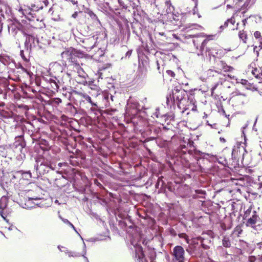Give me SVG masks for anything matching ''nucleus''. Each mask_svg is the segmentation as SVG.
Listing matches in <instances>:
<instances>
[{
  "instance_id": "f257e3e1",
  "label": "nucleus",
  "mask_w": 262,
  "mask_h": 262,
  "mask_svg": "<svg viewBox=\"0 0 262 262\" xmlns=\"http://www.w3.org/2000/svg\"><path fill=\"white\" fill-rule=\"evenodd\" d=\"M187 93L183 89H178L175 88L172 91V93L166 97V103L168 106L171 107L172 105L177 103L178 107L182 105L183 102L186 101Z\"/></svg>"
},
{
  "instance_id": "f03ea898",
  "label": "nucleus",
  "mask_w": 262,
  "mask_h": 262,
  "mask_svg": "<svg viewBox=\"0 0 262 262\" xmlns=\"http://www.w3.org/2000/svg\"><path fill=\"white\" fill-rule=\"evenodd\" d=\"M233 68L231 67L227 66L226 63L223 62V61H220L216 64V67H215V70L217 72V74L219 75V79L220 81L215 83L211 88V93L213 94L214 93V90L218 86L219 84H222V82L223 80H226V75L222 74V71H224V72L231 71L232 70Z\"/></svg>"
},
{
  "instance_id": "7ed1b4c3",
  "label": "nucleus",
  "mask_w": 262,
  "mask_h": 262,
  "mask_svg": "<svg viewBox=\"0 0 262 262\" xmlns=\"http://www.w3.org/2000/svg\"><path fill=\"white\" fill-rule=\"evenodd\" d=\"M187 37L194 38L193 39V43L197 49L198 48L199 46L201 45L200 52L198 53V55L199 56L200 55H203L202 51L204 47L208 41V39L207 38H204V36L201 35H188Z\"/></svg>"
},
{
  "instance_id": "20e7f679",
  "label": "nucleus",
  "mask_w": 262,
  "mask_h": 262,
  "mask_svg": "<svg viewBox=\"0 0 262 262\" xmlns=\"http://www.w3.org/2000/svg\"><path fill=\"white\" fill-rule=\"evenodd\" d=\"M173 256V262H184L185 251L184 248L181 246H177L174 247L171 252Z\"/></svg>"
},
{
  "instance_id": "39448f33",
  "label": "nucleus",
  "mask_w": 262,
  "mask_h": 262,
  "mask_svg": "<svg viewBox=\"0 0 262 262\" xmlns=\"http://www.w3.org/2000/svg\"><path fill=\"white\" fill-rule=\"evenodd\" d=\"M73 69L74 71L76 72L77 73L78 76L76 77V79L77 82L83 84L86 83V77H88V75L80 65L78 63H76L74 65Z\"/></svg>"
},
{
  "instance_id": "423d86ee",
  "label": "nucleus",
  "mask_w": 262,
  "mask_h": 262,
  "mask_svg": "<svg viewBox=\"0 0 262 262\" xmlns=\"http://www.w3.org/2000/svg\"><path fill=\"white\" fill-rule=\"evenodd\" d=\"M131 244L134 246L135 250L136 257L139 262H148L145 258L141 246L138 243H136L134 239L131 240Z\"/></svg>"
},
{
  "instance_id": "0eeeda50",
  "label": "nucleus",
  "mask_w": 262,
  "mask_h": 262,
  "mask_svg": "<svg viewBox=\"0 0 262 262\" xmlns=\"http://www.w3.org/2000/svg\"><path fill=\"white\" fill-rule=\"evenodd\" d=\"M98 38L95 36H91L88 38H84L82 40L83 45L82 46L86 51H90L95 47Z\"/></svg>"
},
{
  "instance_id": "6e6552de",
  "label": "nucleus",
  "mask_w": 262,
  "mask_h": 262,
  "mask_svg": "<svg viewBox=\"0 0 262 262\" xmlns=\"http://www.w3.org/2000/svg\"><path fill=\"white\" fill-rule=\"evenodd\" d=\"M179 108L183 110V112L188 110H191L192 111H195L196 110V105L195 104V101L192 98H186V101L185 102L182 103L181 106H179Z\"/></svg>"
},
{
  "instance_id": "1a4fd4ad",
  "label": "nucleus",
  "mask_w": 262,
  "mask_h": 262,
  "mask_svg": "<svg viewBox=\"0 0 262 262\" xmlns=\"http://www.w3.org/2000/svg\"><path fill=\"white\" fill-rule=\"evenodd\" d=\"M48 4V0H35L34 3L31 4V9L35 11H38L42 9L44 6H47Z\"/></svg>"
},
{
  "instance_id": "9d476101",
  "label": "nucleus",
  "mask_w": 262,
  "mask_h": 262,
  "mask_svg": "<svg viewBox=\"0 0 262 262\" xmlns=\"http://www.w3.org/2000/svg\"><path fill=\"white\" fill-rule=\"evenodd\" d=\"M64 252L68 253L69 257H79L82 256L85 258L86 262H89L88 258L85 256L86 254V246L84 243H83V251L81 254L76 252L68 251V250L64 251Z\"/></svg>"
},
{
  "instance_id": "9b49d317",
  "label": "nucleus",
  "mask_w": 262,
  "mask_h": 262,
  "mask_svg": "<svg viewBox=\"0 0 262 262\" xmlns=\"http://www.w3.org/2000/svg\"><path fill=\"white\" fill-rule=\"evenodd\" d=\"M219 75L215 70L209 69L204 73V75L201 76L200 78L202 81H206L207 79L210 77H214Z\"/></svg>"
},
{
  "instance_id": "f8f14e48",
  "label": "nucleus",
  "mask_w": 262,
  "mask_h": 262,
  "mask_svg": "<svg viewBox=\"0 0 262 262\" xmlns=\"http://www.w3.org/2000/svg\"><path fill=\"white\" fill-rule=\"evenodd\" d=\"M258 219V216L256 214V212L253 210L252 216L248 218L246 225L248 226H253L256 223Z\"/></svg>"
},
{
  "instance_id": "ddd939ff",
  "label": "nucleus",
  "mask_w": 262,
  "mask_h": 262,
  "mask_svg": "<svg viewBox=\"0 0 262 262\" xmlns=\"http://www.w3.org/2000/svg\"><path fill=\"white\" fill-rule=\"evenodd\" d=\"M40 162V160L36 161L37 165L35 166V168L36 171H38L39 172H40V171L42 169V167L43 166H46L47 167H50V168L53 169L52 166L50 164H49L47 161H45L43 160V161L41 162L39 164Z\"/></svg>"
},
{
  "instance_id": "4468645a",
  "label": "nucleus",
  "mask_w": 262,
  "mask_h": 262,
  "mask_svg": "<svg viewBox=\"0 0 262 262\" xmlns=\"http://www.w3.org/2000/svg\"><path fill=\"white\" fill-rule=\"evenodd\" d=\"M73 51L74 48H70L65 50L61 54V56L62 59L68 60L69 59L70 57H71V54H72V52Z\"/></svg>"
},
{
  "instance_id": "2eb2a0df",
  "label": "nucleus",
  "mask_w": 262,
  "mask_h": 262,
  "mask_svg": "<svg viewBox=\"0 0 262 262\" xmlns=\"http://www.w3.org/2000/svg\"><path fill=\"white\" fill-rule=\"evenodd\" d=\"M51 69L56 74L61 73L62 72V67L58 62H55L51 66Z\"/></svg>"
},
{
  "instance_id": "dca6fc26",
  "label": "nucleus",
  "mask_w": 262,
  "mask_h": 262,
  "mask_svg": "<svg viewBox=\"0 0 262 262\" xmlns=\"http://www.w3.org/2000/svg\"><path fill=\"white\" fill-rule=\"evenodd\" d=\"M192 243L189 245L188 249H187V251L191 254H196L197 249L196 247L194 246V245L198 244V243L195 242V239H193Z\"/></svg>"
},
{
  "instance_id": "f3484780",
  "label": "nucleus",
  "mask_w": 262,
  "mask_h": 262,
  "mask_svg": "<svg viewBox=\"0 0 262 262\" xmlns=\"http://www.w3.org/2000/svg\"><path fill=\"white\" fill-rule=\"evenodd\" d=\"M252 73L257 79L262 80V69L261 68H255L252 70Z\"/></svg>"
},
{
  "instance_id": "a211bd4d",
  "label": "nucleus",
  "mask_w": 262,
  "mask_h": 262,
  "mask_svg": "<svg viewBox=\"0 0 262 262\" xmlns=\"http://www.w3.org/2000/svg\"><path fill=\"white\" fill-rule=\"evenodd\" d=\"M8 198L6 196H3L0 200V210H4L7 206Z\"/></svg>"
},
{
  "instance_id": "6ab92c4d",
  "label": "nucleus",
  "mask_w": 262,
  "mask_h": 262,
  "mask_svg": "<svg viewBox=\"0 0 262 262\" xmlns=\"http://www.w3.org/2000/svg\"><path fill=\"white\" fill-rule=\"evenodd\" d=\"M79 95L82 98L89 102L92 106H97V104L92 101L91 97L88 94L85 93H80Z\"/></svg>"
},
{
  "instance_id": "aec40b11",
  "label": "nucleus",
  "mask_w": 262,
  "mask_h": 262,
  "mask_svg": "<svg viewBox=\"0 0 262 262\" xmlns=\"http://www.w3.org/2000/svg\"><path fill=\"white\" fill-rule=\"evenodd\" d=\"M76 54H77L76 51L75 49H74V51L72 52V54H72L71 57H70L69 59L68 60V61L69 62L74 63V64H75L76 63H77V57L76 56Z\"/></svg>"
},
{
  "instance_id": "412c9836",
  "label": "nucleus",
  "mask_w": 262,
  "mask_h": 262,
  "mask_svg": "<svg viewBox=\"0 0 262 262\" xmlns=\"http://www.w3.org/2000/svg\"><path fill=\"white\" fill-rule=\"evenodd\" d=\"M13 146L15 148H18L21 151L25 146V143L21 141H16L14 143Z\"/></svg>"
},
{
  "instance_id": "4be33fe9",
  "label": "nucleus",
  "mask_w": 262,
  "mask_h": 262,
  "mask_svg": "<svg viewBox=\"0 0 262 262\" xmlns=\"http://www.w3.org/2000/svg\"><path fill=\"white\" fill-rule=\"evenodd\" d=\"M222 244L226 248H229L231 246V242L228 237L224 236L222 240Z\"/></svg>"
},
{
  "instance_id": "5701e85b",
  "label": "nucleus",
  "mask_w": 262,
  "mask_h": 262,
  "mask_svg": "<svg viewBox=\"0 0 262 262\" xmlns=\"http://www.w3.org/2000/svg\"><path fill=\"white\" fill-rule=\"evenodd\" d=\"M238 36L244 43H246L247 35L246 32L244 31H240L238 33Z\"/></svg>"
},
{
  "instance_id": "b1692460",
  "label": "nucleus",
  "mask_w": 262,
  "mask_h": 262,
  "mask_svg": "<svg viewBox=\"0 0 262 262\" xmlns=\"http://www.w3.org/2000/svg\"><path fill=\"white\" fill-rule=\"evenodd\" d=\"M38 200H39V199L38 198H28V199L26 203L25 204V205L28 206V208L33 207V206H31V205H32V204L33 203V200L37 201Z\"/></svg>"
},
{
  "instance_id": "393cba45",
  "label": "nucleus",
  "mask_w": 262,
  "mask_h": 262,
  "mask_svg": "<svg viewBox=\"0 0 262 262\" xmlns=\"http://www.w3.org/2000/svg\"><path fill=\"white\" fill-rule=\"evenodd\" d=\"M33 38L32 36L30 35H28L26 36L25 45L26 48L28 49L29 48H31V45H30V42L31 39H32Z\"/></svg>"
},
{
  "instance_id": "a878e982",
  "label": "nucleus",
  "mask_w": 262,
  "mask_h": 262,
  "mask_svg": "<svg viewBox=\"0 0 262 262\" xmlns=\"http://www.w3.org/2000/svg\"><path fill=\"white\" fill-rule=\"evenodd\" d=\"M255 0H246L243 6L245 8L250 7L255 3Z\"/></svg>"
},
{
  "instance_id": "bb28decb",
  "label": "nucleus",
  "mask_w": 262,
  "mask_h": 262,
  "mask_svg": "<svg viewBox=\"0 0 262 262\" xmlns=\"http://www.w3.org/2000/svg\"><path fill=\"white\" fill-rule=\"evenodd\" d=\"M253 210H252V208H249L248 209H247L245 212V214H244V219H246V218H248L249 217H250V215L252 214V211Z\"/></svg>"
},
{
  "instance_id": "cd10ccee",
  "label": "nucleus",
  "mask_w": 262,
  "mask_h": 262,
  "mask_svg": "<svg viewBox=\"0 0 262 262\" xmlns=\"http://www.w3.org/2000/svg\"><path fill=\"white\" fill-rule=\"evenodd\" d=\"M62 220L64 223H66V224H68V225H69L78 233L74 226L70 222H69L67 219H62Z\"/></svg>"
},
{
  "instance_id": "c85d7f7f",
  "label": "nucleus",
  "mask_w": 262,
  "mask_h": 262,
  "mask_svg": "<svg viewBox=\"0 0 262 262\" xmlns=\"http://www.w3.org/2000/svg\"><path fill=\"white\" fill-rule=\"evenodd\" d=\"M254 37L257 39H260V43H261L262 38H261V34L259 31H256L254 33Z\"/></svg>"
},
{
  "instance_id": "c756f323",
  "label": "nucleus",
  "mask_w": 262,
  "mask_h": 262,
  "mask_svg": "<svg viewBox=\"0 0 262 262\" xmlns=\"http://www.w3.org/2000/svg\"><path fill=\"white\" fill-rule=\"evenodd\" d=\"M179 236L181 238H183L185 239L187 244L189 243V241L188 238V236L186 234L181 233V234H179Z\"/></svg>"
},
{
  "instance_id": "7c9ffc66",
  "label": "nucleus",
  "mask_w": 262,
  "mask_h": 262,
  "mask_svg": "<svg viewBox=\"0 0 262 262\" xmlns=\"http://www.w3.org/2000/svg\"><path fill=\"white\" fill-rule=\"evenodd\" d=\"M262 49V43L258 46H255L254 47V52H256L257 54H258V51Z\"/></svg>"
},
{
  "instance_id": "2f4dec72",
  "label": "nucleus",
  "mask_w": 262,
  "mask_h": 262,
  "mask_svg": "<svg viewBox=\"0 0 262 262\" xmlns=\"http://www.w3.org/2000/svg\"><path fill=\"white\" fill-rule=\"evenodd\" d=\"M51 85L52 88L54 90H57L59 88L57 83L55 81H54L53 83L51 84Z\"/></svg>"
},
{
  "instance_id": "473e14b6",
  "label": "nucleus",
  "mask_w": 262,
  "mask_h": 262,
  "mask_svg": "<svg viewBox=\"0 0 262 262\" xmlns=\"http://www.w3.org/2000/svg\"><path fill=\"white\" fill-rule=\"evenodd\" d=\"M104 99L105 100H108L109 98H110V99H111L112 101H114V100H113L114 97L112 95H110L108 94H104Z\"/></svg>"
},
{
  "instance_id": "72a5a7b5",
  "label": "nucleus",
  "mask_w": 262,
  "mask_h": 262,
  "mask_svg": "<svg viewBox=\"0 0 262 262\" xmlns=\"http://www.w3.org/2000/svg\"><path fill=\"white\" fill-rule=\"evenodd\" d=\"M139 70H142V69L140 68H139ZM146 73H147V71H146V70H142V74H141V77L142 78H145L146 76Z\"/></svg>"
},
{
  "instance_id": "f704fd0d",
  "label": "nucleus",
  "mask_w": 262,
  "mask_h": 262,
  "mask_svg": "<svg viewBox=\"0 0 262 262\" xmlns=\"http://www.w3.org/2000/svg\"><path fill=\"white\" fill-rule=\"evenodd\" d=\"M166 73L168 75L171 76L172 77H173L175 75L174 73L171 70H167Z\"/></svg>"
},
{
  "instance_id": "c9c22d12",
  "label": "nucleus",
  "mask_w": 262,
  "mask_h": 262,
  "mask_svg": "<svg viewBox=\"0 0 262 262\" xmlns=\"http://www.w3.org/2000/svg\"><path fill=\"white\" fill-rule=\"evenodd\" d=\"M228 21H229V23H230L231 24H233H233L235 23V19H234V17H231V18H230V19H228Z\"/></svg>"
},
{
  "instance_id": "e433bc0d",
  "label": "nucleus",
  "mask_w": 262,
  "mask_h": 262,
  "mask_svg": "<svg viewBox=\"0 0 262 262\" xmlns=\"http://www.w3.org/2000/svg\"><path fill=\"white\" fill-rule=\"evenodd\" d=\"M207 52H208V55L210 56L211 55L213 56H215V54L213 52L211 51L210 49L207 50Z\"/></svg>"
},
{
  "instance_id": "4c0bfd02",
  "label": "nucleus",
  "mask_w": 262,
  "mask_h": 262,
  "mask_svg": "<svg viewBox=\"0 0 262 262\" xmlns=\"http://www.w3.org/2000/svg\"><path fill=\"white\" fill-rule=\"evenodd\" d=\"M229 21H228V19L225 22L224 26H221L220 28L222 29L223 28H225L227 27Z\"/></svg>"
},
{
  "instance_id": "58836bf2",
  "label": "nucleus",
  "mask_w": 262,
  "mask_h": 262,
  "mask_svg": "<svg viewBox=\"0 0 262 262\" xmlns=\"http://www.w3.org/2000/svg\"><path fill=\"white\" fill-rule=\"evenodd\" d=\"M198 239H201V242H202L201 245H202V246L203 248L204 249H207V246H205L204 244H203L202 243V242H203V240H202V238L200 237H198Z\"/></svg>"
},
{
  "instance_id": "ea45409f",
  "label": "nucleus",
  "mask_w": 262,
  "mask_h": 262,
  "mask_svg": "<svg viewBox=\"0 0 262 262\" xmlns=\"http://www.w3.org/2000/svg\"><path fill=\"white\" fill-rule=\"evenodd\" d=\"M3 210H0V214L1 215V216L3 217V218L7 222H8V220L6 219V218L4 216V215H3Z\"/></svg>"
},
{
  "instance_id": "a19ab883",
  "label": "nucleus",
  "mask_w": 262,
  "mask_h": 262,
  "mask_svg": "<svg viewBox=\"0 0 262 262\" xmlns=\"http://www.w3.org/2000/svg\"><path fill=\"white\" fill-rule=\"evenodd\" d=\"M195 192L199 194H205V191L202 190H196Z\"/></svg>"
},
{
  "instance_id": "79ce46f5",
  "label": "nucleus",
  "mask_w": 262,
  "mask_h": 262,
  "mask_svg": "<svg viewBox=\"0 0 262 262\" xmlns=\"http://www.w3.org/2000/svg\"><path fill=\"white\" fill-rule=\"evenodd\" d=\"M249 259L250 262H254L255 260V258L254 256H250Z\"/></svg>"
},
{
  "instance_id": "37998d69",
  "label": "nucleus",
  "mask_w": 262,
  "mask_h": 262,
  "mask_svg": "<svg viewBox=\"0 0 262 262\" xmlns=\"http://www.w3.org/2000/svg\"><path fill=\"white\" fill-rule=\"evenodd\" d=\"M90 15L91 16V17L93 18H97V16L95 14H94L93 12H90Z\"/></svg>"
},
{
  "instance_id": "c03bdc74",
  "label": "nucleus",
  "mask_w": 262,
  "mask_h": 262,
  "mask_svg": "<svg viewBox=\"0 0 262 262\" xmlns=\"http://www.w3.org/2000/svg\"><path fill=\"white\" fill-rule=\"evenodd\" d=\"M132 50H129V51H127L126 53V57H127V56L129 57L132 54Z\"/></svg>"
},
{
  "instance_id": "a18cd8bd",
  "label": "nucleus",
  "mask_w": 262,
  "mask_h": 262,
  "mask_svg": "<svg viewBox=\"0 0 262 262\" xmlns=\"http://www.w3.org/2000/svg\"><path fill=\"white\" fill-rule=\"evenodd\" d=\"M78 16V12H75L72 15V17L76 18Z\"/></svg>"
},
{
  "instance_id": "49530a36",
  "label": "nucleus",
  "mask_w": 262,
  "mask_h": 262,
  "mask_svg": "<svg viewBox=\"0 0 262 262\" xmlns=\"http://www.w3.org/2000/svg\"><path fill=\"white\" fill-rule=\"evenodd\" d=\"M157 69L159 71V73H161V71L160 70V66H159L158 61H157Z\"/></svg>"
},
{
  "instance_id": "de8ad7c7",
  "label": "nucleus",
  "mask_w": 262,
  "mask_h": 262,
  "mask_svg": "<svg viewBox=\"0 0 262 262\" xmlns=\"http://www.w3.org/2000/svg\"><path fill=\"white\" fill-rule=\"evenodd\" d=\"M247 18H245L242 20L243 24L244 26L246 25V24L247 23Z\"/></svg>"
},
{
  "instance_id": "09e8293b",
  "label": "nucleus",
  "mask_w": 262,
  "mask_h": 262,
  "mask_svg": "<svg viewBox=\"0 0 262 262\" xmlns=\"http://www.w3.org/2000/svg\"><path fill=\"white\" fill-rule=\"evenodd\" d=\"M129 103H127V107H126V111H127V112L128 113H129Z\"/></svg>"
},
{
  "instance_id": "8fccbe9b",
  "label": "nucleus",
  "mask_w": 262,
  "mask_h": 262,
  "mask_svg": "<svg viewBox=\"0 0 262 262\" xmlns=\"http://www.w3.org/2000/svg\"><path fill=\"white\" fill-rule=\"evenodd\" d=\"M49 81H50V84H52V83H53L54 81H55V80L54 79H51H51L49 80Z\"/></svg>"
},
{
  "instance_id": "3c124183",
  "label": "nucleus",
  "mask_w": 262,
  "mask_h": 262,
  "mask_svg": "<svg viewBox=\"0 0 262 262\" xmlns=\"http://www.w3.org/2000/svg\"><path fill=\"white\" fill-rule=\"evenodd\" d=\"M54 203H55V204H58V205L60 204V203H59V201H58V200H56L54 201Z\"/></svg>"
},
{
  "instance_id": "603ef678",
  "label": "nucleus",
  "mask_w": 262,
  "mask_h": 262,
  "mask_svg": "<svg viewBox=\"0 0 262 262\" xmlns=\"http://www.w3.org/2000/svg\"><path fill=\"white\" fill-rule=\"evenodd\" d=\"M156 111H159V110H156ZM155 115L156 116V117H157V118H158V117H159V114H158V112H156V114H155Z\"/></svg>"
},
{
  "instance_id": "864d4df0",
  "label": "nucleus",
  "mask_w": 262,
  "mask_h": 262,
  "mask_svg": "<svg viewBox=\"0 0 262 262\" xmlns=\"http://www.w3.org/2000/svg\"><path fill=\"white\" fill-rule=\"evenodd\" d=\"M258 245L259 246L260 248H262V243H258Z\"/></svg>"
},
{
  "instance_id": "5fc2aeb1",
  "label": "nucleus",
  "mask_w": 262,
  "mask_h": 262,
  "mask_svg": "<svg viewBox=\"0 0 262 262\" xmlns=\"http://www.w3.org/2000/svg\"><path fill=\"white\" fill-rule=\"evenodd\" d=\"M235 1H236V4H235L236 5L237 3H241V1H240L239 0H235Z\"/></svg>"
},
{
  "instance_id": "6e6d98bb",
  "label": "nucleus",
  "mask_w": 262,
  "mask_h": 262,
  "mask_svg": "<svg viewBox=\"0 0 262 262\" xmlns=\"http://www.w3.org/2000/svg\"><path fill=\"white\" fill-rule=\"evenodd\" d=\"M28 14L31 15L32 17H33V13L31 12H30L28 13Z\"/></svg>"
},
{
  "instance_id": "4d7b16f0",
  "label": "nucleus",
  "mask_w": 262,
  "mask_h": 262,
  "mask_svg": "<svg viewBox=\"0 0 262 262\" xmlns=\"http://www.w3.org/2000/svg\"><path fill=\"white\" fill-rule=\"evenodd\" d=\"M58 249H59V250H60V251H61V247H60V246H58Z\"/></svg>"
},
{
  "instance_id": "13d9d810",
  "label": "nucleus",
  "mask_w": 262,
  "mask_h": 262,
  "mask_svg": "<svg viewBox=\"0 0 262 262\" xmlns=\"http://www.w3.org/2000/svg\"><path fill=\"white\" fill-rule=\"evenodd\" d=\"M259 89H260V92L261 93H262V88H260V86H259Z\"/></svg>"
},
{
  "instance_id": "bf43d9fd",
  "label": "nucleus",
  "mask_w": 262,
  "mask_h": 262,
  "mask_svg": "<svg viewBox=\"0 0 262 262\" xmlns=\"http://www.w3.org/2000/svg\"><path fill=\"white\" fill-rule=\"evenodd\" d=\"M77 3V2L73 1V4H76Z\"/></svg>"
},
{
  "instance_id": "052dcab7",
  "label": "nucleus",
  "mask_w": 262,
  "mask_h": 262,
  "mask_svg": "<svg viewBox=\"0 0 262 262\" xmlns=\"http://www.w3.org/2000/svg\"><path fill=\"white\" fill-rule=\"evenodd\" d=\"M62 164V163H59L58 164V165H59V166H61Z\"/></svg>"
},
{
  "instance_id": "680f3d73",
  "label": "nucleus",
  "mask_w": 262,
  "mask_h": 262,
  "mask_svg": "<svg viewBox=\"0 0 262 262\" xmlns=\"http://www.w3.org/2000/svg\"><path fill=\"white\" fill-rule=\"evenodd\" d=\"M227 7H230V5H229V4H228V5H227Z\"/></svg>"
},
{
  "instance_id": "e2e57ef3",
  "label": "nucleus",
  "mask_w": 262,
  "mask_h": 262,
  "mask_svg": "<svg viewBox=\"0 0 262 262\" xmlns=\"http://www.w3.org/2000/svg\"><path fill=\"white\" fill-rule=\"evenodd\" d=\"M134 113H135L136 112V110H134Z\"/></svg>"
}]
</instances>
